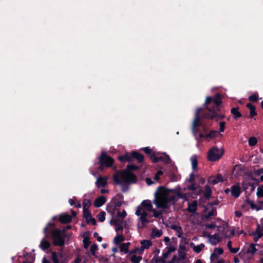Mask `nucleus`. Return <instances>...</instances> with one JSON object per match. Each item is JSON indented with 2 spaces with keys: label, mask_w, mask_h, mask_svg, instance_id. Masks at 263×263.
I'll return each instance as SVG.
<instances>
[{
  "label": "nucleus",
  "mask_w": 263,
  "mask_h": 263,
  "mask_svg": "<svg viewBox=\"0 0 263 263\" xmlns=\"http://www.w3.org/2000/svg\"><path fill=\"white\" fill-rule=\"evenodd\" d=\"M220 104V96L219 94L216 95L215 97L213 98L210 97H207L206 98L204 106L210 113L204 114L200 116V113L202 110V108H197L192 127V132L194 134H195L196 127L202 125L201 122L202 119L204 118L209 119L216 118L217 120H218L224 118V116L218 115L217 113V111H219V105Z\"/></svg>",
  "instance_id": "f257e3e1"
},
{
  "label": "nucleus",
  "mask_w": 263,
  "mask_h": 263,
  "mask_svg": "<svg viewBox=\"0 0 263 263\" xmlns=\"http://www.w3.org/2000/svg\"><path fill=\"white\" fill-rule=\"evenodd\" d=\"M179 191L180 190L177 188L168 189L160 186L155 193L153 203L158 209H167L170 205L174 204L178 199H183L185 197V195Z\"/></svg>",
  "instance_id": "f03ea898"
},
{
  "label": "nucleus",
  "mask_w": 263,
  "mask_h": 263,
  "mask_svg": "<svg viewBox=\"0 0 263 263\" xmlns=\"http://www.w3.org/2000/svg\"><path fill=\"white\" fill-rule=\"evenodd\" d=\"M138 168L134 165H128L127 166L128 170H122L121 172L117 171L113 176V180L115 183L121 187L122 192L128 191L130 184L136 183L137 177L130 171L136 170Z\"/></svg>",
  "instance_id": "7ed1b4c3"
},
{
  "label": "nucleus",
  "mask_w": 263,
  "mask_h": 263,
  "mask_svg": "<svg viewBox=\"0 0 263 263\" xmlns=\"http://www.w3.org/2000/svg\"><path fill=\"white\" fill-rule=\"evenodd\" d=\"M50 227H54L53 224L48 223L47 226L44 228L43 232L45 237H48L50 234V237L53 240V243L55 246L60 247L64 245V239L65 237V230H61L59 229L54 228L50 229Z\"/></svg>",
  "instance_id": "20e7f679"
},
{
  "label": "nucleus",
  "mask_w": 263,
  "mask_h": 263,
  "mask_svg": "<svg viewBox=\"0 0 263 263\" xmlns=\"http://www.w3.org/2000/svg\"><path fill=\"white\" fill-rule=\"evenodd\" d=\"M135 214L139 216L137 226L139 228H143L148 223L147 219V213L142 207L138 206L136 211Z\"/></svg>",
  "instance_id": "39448f33"
},
{
  "label": "nucleus",
  "mask_w": 263,
  "mask_h": 263,
  "mask_svg": "<svg viewBox=\"0 0 263 263\" xmlns=\"http://www.w3.org/2000/svg\"><path fill=\"white\" fill-rule=\"evenodd\" d=\"M118 159L121 162L125 161L130 162L132 161L133 159H136L139 163H140L143 160V156L137 152H134L132 154L126 153L124 155L120 156Z\"/></svg>",
  "instance_id": "423d86ee"
},
{
  "label": "nucleus",
  "mask_w": 263,
  "mask_h": 263,
  "mask_svg": "<svg viewBox=\"0 0 263 263\" xmlns=\"http://www.w3.org/2000/svg\"><path fill=\"white\" fill-rule=\"evenodd\" d=\"M223 155V152L216 147L210 149L208 153V159L210 161H215L219 160Z\"/></svg>",
  "instance_id": "0eeeda50"
},
{
  "label": "nucleus",
  "mask_w": 263,
  "mask_h": 263,
  "mask_svg": "<svg viewBox=\"0 0 263 263\" xmlns=\"http://www.w3.org/2000/svg\"><path fill=\"white\" fill-rule=\"evenodd\" d=\"M100 168L102 169L103 166L110 167L111 166L114 162V160L110 157L106 155L104 152L101 153V156L99 157Z\"/></svg>",
  "instance_id": "6e6552de"
},
{
  "label": "nucleus",
  "mask_w": 263,
  "mask_h": 263,
  "mask_svg": "<svg viewBox=\"0 0 263 263\" xmlns=\"http://www.w3.org/2000/svg\"><path fill=\"white\" fill-rule=\"evenodd\" d=\"M108 179V177L99 176L97 178L95 184L98 188L104 187L107 183Z\"/></svg>",
  "instance_id": "1a4fd4ad"
},
{
  "label": "nucleus",
  "mask_w": 263,
  "mask_h": 263,
  "mask_svg": "<svg viewBox=\"0 0 263 263\" xmlns=\"http://www.w3.org/2000/svg\"><path fill=\"white\" fill-rule=\"evenodd\" d=\"M208 238L209 242L213 245H216L220 241V237L218 233H216L214 235H209Z\"/></svg>",
  "instance_id": "9d476101"
},
{
  "label": "nucleus",
  "mask_w": 263,
  "mask_h": 263,
  "mask_svg": "<svg viewBox=\"0 0 263 263\" xmlns=\"http://www.w3.org/2000/svg\"><path fill=\"white\" fill-rule=\"evenodd\" d=\"M223 250L222 248H215L213 253L211 255L210 259L212 261L217 260V257L219 255L223 253Z\"/></svg>",
  "instance_id": "9b49d317"
},
{
  "label": "nucleus",
  "mask_w": 263,
  "mask_h": 263,
  "mask_svg": "<svg viewBox=\"0 0 263 263\" xmlns=\"http://www.w3.org/2000/svg\"><path fill=\"white\" fill-rule=\"evenodd\" d=\"M231 194L235 198H238L240 195V187L238 185H233L231 190Z\"/></svg>",
  "instance_id": "f8f14e48"
},
{
  "label": "nucleus",
  "mask_w": 263,
  "mask_h": 263,
  "mask_svg": "<svg viewBox=\"0 0 263 263\" xmlns=\"http://www.w3.org/2000/svg\"><path fill=\"white\" fill-rule=\"evenodd\" d=\"M106 199L104 196H100L97 198L94 202V205L97 208H99L103 205L106 202Z\"/></svg>",
  "instance_id": "ddd939ff"
},
{
  "label": "nucleus",
  "mask_w": 263,
  "mask_h": 263,
  "mask_svg": "<svg viewBox=\"0 0 263 263\" xmlns=\"http://www.w3.org/2000/svg\"><path fill=\"white\" fill-rule=\"evenodd\" d=\"M171 228L175 231L176 232V235L178 237H181L182 234V228L178 224H173L171 226Z\"/></svg>",
  "instance_id": "4468645a"
},
{
  "label": "nucleus",
  "mask_w": 263,
  "mask_h": 263,
  "mask_svg": "<svg viewBox=\"0 0 263 263\" xmlns=\"http://www.w3.org/2000/svg\"><path fill=\"white\" fill-rule=\"evenodd\" d=\"M59 220L61 222L66 223L70 222L72 218L69 215L63 214L60 216Z\"/></svg>",
  "instance_id": "2eb2a0df"
},
{
  "label": "nucleus",
  "mask_w": 263,
  "mask_h": 263,
  "mask_svg": "<svg viewBox=\"0 0 263 263\" xmlns=\"http://www.w3.org/2000/svg\"><path fill=\"white\" fill-rule=\"evenodd\" d=\"M45 237H45L41 240L39 245L40 248L43 250L48 249L50 246V242L46 240Z\"/></svg>",
  "instance_id": "dca6fc26"
},
{
  "label": "nucleus",
  "mask_w": 263,
  "mask_h": 263,
  "mask_svg": "<svg viewBox=\"0 0 263 263\" xmlns=\"http://www.w3.org/2000/svg\"><path fill=\"white\" fill-rule=\"evenodd\" d=\"M141 205L148 211H153L152 202L149 200H144L141 202Z\"/></svg>",
  "instance_id": "f3484780"
},
{
  "label": "nucleus",
  "mask_w": 263,
  "mask_h": 263,
  "mask_svg": "<svg viewBox=\"0 0 263 263\" xmlns=\"http://www.w3.org/2000/svg\"><path fill=\"white\" fill-rule=\"evenodd\" d=\"M197 206V201L194 200L192 201L191 203H188V206L187 210L191 213H194L196 212Z\"/></svg>",
  "instance_id": "a211bd4d"
},
{
  "label": "nucleus",
  "mask_w": 263,
  "mask_h": 263,
  "mask_svg": "<svg viewBox=\"0 0 263 263\" xmlns=\"http://www.w3.org/2000/svg\"><path fill=\"white\" fill-rule=\"evenodd\" d=\"M162 234V231L161 230L158 229L156 228L153 229L151 234L152 237H159Z\"/></svg>",
  "instance_id": "6ab92c4d"
},
{
  "label": "nucleus",
  "mask_w": 263,
  "mask_h": 263,
  "mask_svg": "<svg viewBox=\"0 0 263 263\" xmlns=\"http://www.w3.org/2000/svg\"><path fill=\"white\" fill-rule=\"evenodd\" d=\"M252 235H258L259 237L263 236V228L260 225H257L256 230L252 233Z\"/></svg>",
  "instance_id": "aec40b11"
},
{
  "label": "nucleus",
  "mask_w": 263,
  "mask_h": 263,
  "mask_svg": "<svg viewBox=\"0 0 263 263\" xmlns=\"http://www.w3.org/2000/svg\"><path fill=\"white\" fill-rule=\"evenodd\" d=\"M141 249H148L152 245V242L149 240H143L141 241Z\"/></svg>",
  "instance_id": "412c9836"
},
{
  "label": "nucleus",
  "mask_w": 263,
  "mask_h": 263,
  "mask_svg": "<svg viewBox=\"0 0 263 263\" xmlns=\"http://www.w3.org/2000/svg\"><path fill=\"white\" fill-rule=\"evenodd\" d=\"M191 246L193 247V250L197 253H199L205 247L203 243H201L199 245L195 246L193 243H191Z\"/></svg>",
  "instance_id": "4be33fe9"
},
{
  "label": "nucleus",
  "mask_w": 263,
  "mask_h": 263,
  "mask_svg": "<svg viewBox=\"0 0 263 263\" xmlns=\"http://www.w3.org/2000/svg\"><path fill=\"white\" fill-rule=\"evenodd\" d=\"M223 181L222 176L221 175L218 174L215 177V178L213 179H210V181L211 183L213 184H216L220 182H222Z\"/></svg>",
  "instance_id": "5701e85b"
},
{
  "label": "nucleus",
  "mask_w": 263,
  "mask_h": 263,
  "mask_svg": "<svg viewBox=\"0 0 263 263\" xmlns=\"http://www.w3.org/2000/svg\"><path fill=\"white\" fill-rule=\"evenodd\" d=\"M192 167L193 170H195L197 167V158L196 155H193L191 157Z\"/></svg>",
  "instance_id": "b1692460"
},
{
  "label": "nucleus",
  "mask_w": 263,
  "mask_h": 263,
  "mask_svg": "<svg viewBox=\"0 0 263 263\" xmlns=\"http://www.w3.org/2000/svg\"><path fill=\"white\" fill-rule=\"evenodd\" d=\"M130 245V242L123 243L120 245V249L121 252H124L125 253L128 252V248Z\"/></svg>",
  "instance_id": "393cba45"
},
{
  "label": "nucleus",
  "mask_w": 263,
  "mask_h": 263,
  "mask_svg": "<svg viewBox=\"0 0 263 263\" xmlns=\"http://www.w3.org/2000/svg\"><path fill=\"white\" fill-rule=\"evenodd\" d=\"M247 106L250 110L251 117H253V116H255L257 114L255 110V108L252 104H251V103H248L247 104Z\"/></svg>",
  "instance_id": "a878e982"
},
{
  "label": "nucleus",
  "mask_w": 263,
  "mask_h": 263,
  "mask_svg": "<svg viewBox=\"0 0 263 263\" xmlns=\"http://www.w3.org/2000/svg\"><path fill=\"white\" fill-rule=\"evenodd\" d=\"M231 113L234 115V118L235 119L241 116L240 112L238 110V108H232L231 109Z\"/></svg>",
  "instance_id": "bb28decb"
},
{
  "label": "nucleus",
  "mask_w": 263,
  "mask_h": 263,
  "mask_svg": "<svg viewBox=\"0 0 263 263\" xmlns=\"http://www.w3.org/2000/svg\"><path fill=\"white\" fill-rule=\"evenodd\" d=\"M151 158L153 162L156 163V162H158L160 161H163V156H157L153 154L151 156Z\"/></svg>",
  "instance_id": "cd10ccee"
},
{
  "label": "nucleus",
  "mask_w": 263,
  "mask_h": 263,
  "mask_svg": "<svg viewBox=\"0 0 263 263\" xmlns=\"http://www.w3.org/2000/svg\"><path fill=\"white\" fill-rule=\"evenodd\" d=\"M124 240V237L121 235H119L116 236L114 238V242L116 245L119 244L121 242L123 241Z\"/></svg>",
  "instance_id": "c85d7f7f"
},
{
  "label": "nucleus",
  "mask_w": 263,
  "mask_h": 263,
  "mask_svg": "<svg viewBox=\"0 0 263 263\" xmlns=\"http://www.w3.org/2000/svg\"><path fill=\"white\" fill-rule=\"evenodd\" d=\"M205 192L204 193V197L206 198H209L211 195L212 191L209 185H206L205 186Z\"/></svg>",
  "instance_id": "c756f323"
},
{
  "label": "nucleus",
  "mask_w": 263,
  "mask_h": 263,
  "mask_svg": "<svg viewBox=\"0 0 263 263\" xmlns=\"http://www.w3.org/2000/svg\"><path fill=\"white\" fill-rule=\"evenodd\" d=\"M218 133L217 130H211L208 134L205 135V138H213L217 136Z\"/></svg>",
  "instance_id": "7c9ffc66"
},
{
  "label": "nucleus",
  "mask_w": 263,
  "mask_h": 263,
  "mask_svg": "<svg viewBox=\"0 0 263 263\" xmlns=\"http://www.w3.org/2000/svg\"><path fill=\"white\" fill-rule=\"evenodd\" d=\"M142 259L141 256H137L135 255L132 256L130 260L132 263H139L140 260Z\"/></svg>",
  "instance_id": "2f4dec72"
},
{
  "label": "nucleus",
  "mask_w": 263,
  "mask_h": 263,
  "mask_svg": "<svg viewBox=\"0 0 263 263\" xmlns=\"http://www.w3.org/2000/svg\"><path fill=\"white\" fill-rule=\"evenodd\" d=\"M83 215L87 221H89V218H90L91 215L88 209H83Z\"/></svg>",
  "instance_id": "473e14b6"
},
{
  "label": "nucleus",
  "mask_w": 263,
  "mask_h": 263,
  "mask_svg": "<svg viewBox=\"0 0 263 263\" xmlns=\"http://www.w3.org/2000/svg\"><path fill=\"white\" fill-rule=\"evenodd\" d=\"M91 205V202L89 200L85 199L83 202V209H88Z\"/></svg>",
  "instance_id": "72a5a7b5"
},
{
  "label": "nucleus",
  "mask_w": 263,
  "mask_h": 263,
  "mask_svg": "<svg viewBox=\"0 0 263 263\" xmlns=\"http://www.w3.org/2000/svg\"><path fill=\"white\" fill-rule=\"evenodd\" d=\"M105 212L104 211H102L98 214V215H97V217L101 222H103L105 219Z\"/></svg>",
  "instance_id": "f704fd0d"
},
{
  "label": "nucleus",
  "mask_w": 263,
  "mask_h": 263,
  "mask_svg": "<svg viewBox=\"0 0 263 263\" xmlns=\"http://www.w3.org/2000/svg\"><path fill=\"white\" fill-rule=\"evenodd\" d=\"M152 263H166V261L160 257L153 258L151 260Z\"/></svg>",
  "instance_id": "c9c22d12"
},
{
  "label": "nucleus",
  "mask_w": 263,
  "mask_h": 263,
  "mask_svg": "<svg viewBox=\"0 0 263 263\" xmlns=\"http://www.w3.org/2000/svg\"><path fill=\"white\" fill-rule=\"evenodd\" d=\"M216 215V211L215 209H212L211 211L208 212L205 215V217L206 219L209 218L212 216Z\"/></svg>",
  "instance_id": "e433bc0d"
},
{
  "label": "nucleus",
  "mask_w": 263,
  "mask_h": 263,
  "mask_svg": "<svg viewBox=\"0 0 263 263\" xmlns=\"http://www.w3.org/2000/svg\"><path fill=\"white\" fill-rule=\"evenodd\" d=\"M51 259L53 263H59V261L58 258L57 254L55 252H52L51 253Z\"/></svg>",
  "instance_id": "4c0bfd02"
},
{
  "label": "nucleus",
  "mask_w": 263,
  "mask_h": 263,
  "mask_svg": "<svg viewBox=\"0 0 263 263\" xmlns=\"http://www.w3.org/2000/svg\"><path fill=\"white\" fill-rule=\"evenodd\" d=\"M114 224L116 226V231H122L123 230L122 225L121 223H120L118 221L115 220L114 221Z\"/></svg>",
  "instance_id": "58836bf2"
},
{
  "label": "nucleus",
  "mask_w": 263,
  "mask_h": 263,
  "mask_svg": "<svg viewBox=\"0 0 263 263\" xmlns=\"http://www.w3.org/2000/svg\"><path fill=\"white\" fill-rule=\"evenodd\" d=\"M256 245H254V244L250 245L249 248L248 249L247 252L248 253H254V252H255L257 251V249L255 248Z\"/></svg>",
  "instance_id": "ea45409f"
},
{
  "label": "nucleus",
  "mask_w": 263,
  "mask_h": 263,
  "mask_svg": "<svg viewBox=\"0 0 263 263\" xmlns=\"http://www.w3.org/2000/svg\"><path fill=\"white\" fill-rule=\"evenodd\" d=\"M256 195L258 197H263V186L257 187Z\"/></svg>",
  "instance_id": "a19ab883"
},
{
  "label": "nucleus",
  "mask_w": 263,
  "mask_h": 263,
  "mask_svg": "<svg viewBox=\"0 0 263 263\" xmlns=\"http://www.w3.org/2000/svg\"><path fill=\"white\" fill-rule=\"evenodd\" d=\"M249 144L250 146H254L257 143V139L254 137H252L249 139Z\"/></svg>",
  "instance_id": "79ce46f5"
},
{
  "label": "nucleus",
  "mask_w": 263,
  "mask_h": 263,
  "mask_svg": "<svg viewBox=\"0 0 263 263\" xmlns=\"http://www.w3.org/2000/svg\"><path fill=\"white\" fill-rule=\"evenodd\" d=\"M98 250V245L96 243L92 245L90 247V252L91 254L94 255L96 253V252Z\"/></svg>",
  "instance_id": "37998d69"
},
{
  "label": "nucleus",
  "mask_w": 263,
  "mask_h": 263,
  "mask_svg": "<svg viewBox=\"0 0 263 263\" xmlns=\"http://www.w3.org/2000/svg\"><path fill=\"white\" fill-rule=\"evenodd\" d=\"M199 186L196 185V184L195 183H192L191 185H189L187 186V189L189 190H191V191H195L198 188H199Z\"/></svg>",
  "instance_id": "c03bdc74"
},
{
  "label": "nucleus",
  "mask_w": 263,
  "mask_h": 263,
  "mask_svg": "<svg viewBox=\"0 0 263 263\" xmlns=\"http://www.w3.org/2000/svg\"><path fill=\"white\" fill-rule=\"evenodd\" d=\"M83 243H84V248L85 249H87L88 246L90 244V241L89 240V239L87 238H85L83 239Z\"/></svg>",
  "instance_id": "a18cd8bd"
},
{
  "label": "nucleus",
  "mask_w": 263,
  "mask_h": 263,
  "mask_svg": "<svg viewBox=\"0 0 263 263\" xmlns=\"http://www.w3.org/2000/svg\"><path fill=\"white\" fill-rule=\"evenodd\" d=\"M163 161L166 164H168L171 161V158L169 156L164 154L163 155Z\"/></svg>",
  "instance_id": "49530a36"
},
{
  "label": "nucleus",
  "mask_w": 263,
  "mask_h": 263,
  "mask_svg": "<svg viewBox=\"0 0 263 263\" xmlns=\"http://www.w3.org/2000/svg\"><path fill=\"white\" fill-rule=\"evenodd\" d=\"M118 216L122 218V219L124 218L126 216V212L125 210H123L122 212H118Z\"/></svg>",
  "instance_id": "de8ad7c7"
},
{
  "label": "nucleus",
  "mask_w": 263,
  "mask_h": 263,
  "mask_svg": "<svg viewBox=\"0 0 263 263\" xmlns=\"http://www.w3.org/2000/svg\"><path fill=\"white\" fill-rule=\"evenodd\" d=\"M219 131L220 132H223L225 128V122H220L219 123Z\"/></svg>",
  "instance_id": "09e8293b"
},
{
  "label": "nucleus",
  "mask_w": 263,
  "mask_h": 263,
  "mask_svg": "<svg viewBox=\"0 0 263 263\" xmlns=\"http://www.w3.org/2000/svg\"><path fill=\"white\" fill-rule=\"evenodd\" d=\"M249 99L252 102L256 101L258 99L257 96L256 95H253L249 97Z\"/></svg>",
  "instance_id": "8fccbe9b"
},
{
  "label": "nucleus",
  "mask_w": 263,
  "mask_h": 263,
  "mask_svg": "<svg viewBox=\"0 0 263 263\" xmlns=\"http://www.w3.org/2000/svg\"><path fill=\"white\" fill-rule=\"evenodd\" d=\"M93 236L97 238V240L99 242H101L102 240V238L101 236H99L97 232L94 233Z\"/></svg>",
  "instance_id": "3c124183"
},
{
  "label": "nucleus",
  "mask_w": 263,
  "mask_h": 263,
  "mask_svg": "<svg viewBox=\"0 0 263 263\" xmlns=\"http://www.w3.org/2000/svg\"><path fill=\"white\" fill-rule=\"evenodd\" d=\"M229 250L232 253L234 254V253H237L239 250V248H231Z\"/></svg>",
  "instance_id": "603ef678"
},
{
  "label": "nucleus",
  "mask_w": 263,
  "mask_h": 263,
  "mask_svg": "<svg viewBox=\"0 0 263 263\" xmlns=\"http://www.w3.org/2000/svg\"><path fill=\"white\" fill-rule=\"evenodd\" d=\"M87 222H90L92 225H95L96 224V221L94 218H92L91 216L90 218H89V221Z\"/></svg>",
  "instance_id": "864d4df0"
},
{
  "label": "nucleus",
  "mask_w": 263,
  "mask_h": 263,
  "mask_svg": "<svg viewBox=\"0 0 263 263\" xmlns=\"http://www.w3.org/2000/svg\"><path fill=\"white\" fill-rule=\"evenodd\" d=\"M249 204L250 205V207L252 209H256L257 210H258L259 209L257 208L256 205H255L253 202H250L249 203Z\"/></svg>",
  "instance_id": "5fc2aeb1"
},
{
  "label": "nucleus",
  "mask_w": 263,
  "mask_h": 263,
  "mask_svg": "<svg viewBox=\"0 0 263 263\" xmlns=\"http://www.w3.org/2000/svg\"><path fill=\"white\" fill-rule=\"evenodd\" d=\"M143 150L146 154H150L152 152V149L148 147L143 148Z\"/></svg>",
  "instance_id": "6e6d98bb"
},
{
  "label": "nucleus",
  "mask_w": 263,
  "mask_h": 263,
  "mask_svg": "<svg viewBox=\"0 0 263 263\" xmlns=\"http://www.w3.org/2000/svg\"><path fill=\"white\" fill-rule=\"evenodd\" d=\"M153 212V216L155 217H158L160 214V213H159L158 211H156L155 210L153 209V211H152Z\"/></svg>",
  "instance_id": "4d7b16f0"
},
{
  "label": "nucleus",
  "mask_w": 263,
  "mask_h": 263,
  "mask_svg": "<svg viewBox=\"0 0 263 263\" xmlns=\"http://www.w3.org/2000/svg\"><path fill=\"white\" fill-rule=\"evenodd\" d=\"M194 180V175L193 173H191L190 175L189 178L187 179L189 182H193Z\"/></svg>",
  "instance_id": "13d9d810"
},
{
  "label": "nucleus",
  "mask_w": 263,
  "mask_h": 263,
  "mask_svg": "<svg viewBox=\"0 0 263 263\" xmlns=\"http://www.w3.org/2000/svg\"><path fill=\"white\" fill-rule=\"evenodd\" d=\"M145 181H146V183L148 185H151V184H152L153 183V182L152 180V179L151 178H146Z\"/></svg>",
  "instance_id": "bf43d9fd"
},
{
  "label": "nucleus",
  "mask_w": 263,
  "mask_h": 263,
  "mask_svg": "<svg viewBox=\"0 0 263 263\" xmlns=\"http://www.w3.org/2000/svg\"><path fill=\"white\" fill-rule=\"evenodd\" d=\"M235 215L236 217H240L242 216V213L239 211H236L235 212Z\"/></svg>",
  "instance_id": "052dcab7"
},
{
  "label": "nucleus",
  "mask_w": 263,
  "mask_h": 263,
  "mask_svg": "<svg viewBox=\"0 0 263 263\" xmlns=\"http://www.w3.org/2000/svg\"><path fill=\"white\" fill-rule=\"evenodd\" d=\"M210 263H224V260L223 259H219V260H215L213 261H212L211 260V262Z\"/></svg>",
  "instance_id": "680f3d73"
},
{
  "label": "nucleus",
  "mask_w": 263,
  "mask_h": 263,
  "mask_svg": "<svg viewBox=\"0 0 263 263\" xmlns=\"http://www.w3.org/2000/svg\"><path fill=\"white\" fill-rule=\"evenodd\" d=\"M178 260V258L176 256H175L172 258L171 263H176V262H177Z\"/></svg>",
  "instance_id": "e2e57ef3"
},
{
  "label": "nucleus",
  "mask_w": 263,
  "mask_h": 263,
  "mask_svg": "<svg viewBox=\"0 0 263 263\" xmlns=\"http://www.w3.org/2000/svg\"><path fill=\"white\" fill-rule=\"evenodd\" d=\"M252 235L254 236L253 239L255 242H257L258 241V240L259 239V238H260V237H258V235Z\"/></svg>",
  "instance_id": "0e129e2a"
},
{
  "label": "nucleus",
  "mask_w": 263,
  "mask_h": 263,
  "mask_svg": "<svg viewBox=\"0 0 263 263\" xmlns=\"http://www.w3.org/2000/svg\"><path fill=\"white\" fill-rule=\"evenodd\" d=\"M168 252H166V253H163V258H162L163 260H164V259L167 258V257L168 256ZM161 258L162 259V258Z\"/></svg>",
  "instance_id": "69168bd1"
},
{
  "label": "nucleus",
  "mask_w": 263,
  "mask_h": 263,
  "mask_svg": "<svg viewBox=\"0 0 263 263\" xmlns=\"http://www.w3.org/2000/svg\"><path fill=\"white\" fill-rule=\"evenodd\" d=\"M262 168L256 171V174L258 175H261V174H263V173H262Z\"/></svg>",
  "instance_id": "338daca9"
},
{
  "label": "nucleus",
  "mask_w": 263,
  "mask_h": 263,
  "mask_svg": "<svg viewBox=\"0 0 263 263\" xmlns=\"http://www.w3.org/2000/svg\"><path fill=\"white\" fill-rule=\"evenodd\" d=\"M42 263H51L48 261L45 257H44L42 259Z\"/></svg>",
  "instance_id": "774afa93"
}]
</instances>
